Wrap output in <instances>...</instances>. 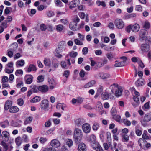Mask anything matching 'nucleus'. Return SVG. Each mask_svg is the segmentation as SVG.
<instances>
[{
	"label": "nucleus",
	"instance_id": "1",
	"mask_svg": "<svg viewBox=\"0 0 151 151\" xmlns=\"http://www.w3.org/2000/svg\"><path fill=\"white\" fill-rule=\"evenodd\" d=\"M110 88L111 89L112 93L114 94L116 97H118L121 95L122 90V88L119 87L117 84H112L110 86Z\"/></svg>",
	"mask_w": 151,
	"mask_h": 151
},
{
	"label": "nucleus",
	"instance_id": "2",
	"mask_svg": "<svg viewBox=\"0 0 151 151\" xmlns=\"http://www.w3.org/2000/svg\"><path fill=\"white\" fill-rule=\"evenodd\" d=\"M83 136V132L82 131L78 128H76L74 132L73 137L74 141L76 143H79Z\"/></svg>",
	"mask_w": 151,
	"mask_h": 151
},
{
	"label": "nucleus",
	"instance_id": "3",
	"mask_svg": "<svg viewBox=\"0 0 151 151\" xmlns=\"http://www.w3.org/2000/svg\"><path fill=\"white\" fill-rule=\"evenodd\" d=\"M151 120V115L149 113L146 114L142 120L141 121V122L142 125L145 127L148 125L147 122Z\"/></svg>",
	"mask_w": 151,
	"mask_h": 151
},
{
	"label": "nucleus",
	"instance_id": "4",
	"mask_svg": "<svg viewBox=\"0 0 151 151\" xmlns=\"http://www.w3.org/2000/svg\"><path fill=\"white\" fill-rule=\"evenodd\" d=\"M114 24L116 27L118 29H122L124 26V22L121 19H116Z\"/></svg>",
	"mask_w": 151,
	"mask_h": 151
},
{
	"label": "nucleus",
	"instance_id": "5",
	"mask_svg": "<svg viewBox=\"0 0 151 151\" xmlns=\"http://www.w3.org/2000/svg\"><path fill=\"white\" fill-rule=\"evenodd\" d=\"M147 31L145 29H143L140 30L139 32V40L141 41L144 40L147 35Z\"/></svg>",
	"mask_w": 151,
	"mask_h": 151
},
{
	"label": "nucleus",
	"instance_id": "6",
	"mask_svg": "<svg viewBox=\"0 0 151 151\" xmlns=\"http://www.w3.org/2000/svg\"><path fill=\"white\" fill-rule=\"evenodd\" d=\"M69 27L71 30L74 31L79 30L81 28V26H78L77 27V23L73 22H70Z\"/></svg>",
	"mask_w": 151,
	"mask_h": 151
},
{
	"label": "nucleus",
	"instance_id": "7",
	"mask_svg": "<svg viewBox=\"0 0 151 151\" xmlns=\"http://www.w3.org/2000/svg\"><path fill=\"white\" fill-rule=\"evenodd\" d=\"M82 129L83 131L86 133H89L91 130V127L88 123L83 124L82 126Z\"/></svg>",
	"mask_w": 151,
	"mask_h": 151
},
{
	"label": "nucleus",
	"instance_id": "8",
	"mask_svg": "<svg viewBox=\"0 0 151 151\" xmlns=\"http://www.w3.org/2000/svg\"><path fill=\"white\" fill-rule=\"evenodd\" d=\"M49 106V101L46 99H44L41 102L40 107L42 109L45 110L48 109Z\"/></svg>",
	"mask_w": 151,
	"mask_h": 151
},
{
	"label": "nucleus",
	"instance_id": "9",
	"mask_svg": "<svg viewBox=\"0 0 151 151\" xmlns=\"http://www.w3.org/2000/svg\"><path fill=\"white\" fill-rule=\"evenodd\" d=\"M92 147L96 151H103V150L97 142L91 144Z\"/></svg>",
	"mask_w": 151,
	"mask_h": 151
},
{
	"label": "nucleus",
	"instance_id": "10",
	"mask_svg": "<svg viewBox=\"0 0 151 151\" xmlns=\"http://www.w3.org/2000/svg\"><path fill=\"white\" fill-rule=\"evenodd\" d=\"M50 145L53 147L58 148L60 146V143L58 139H53L51 141Z\"/></svg>",
	"mask_w": 151,
	"mask_h": 151
},
{
	"label": "nucleus",
	"instance_id": "11",
	"mask_svg": "<svg viewBox=\"0 0 151 151\" xmlns=\"http://www.w3.org/2000/svg\"><path fill=\"white\" fill-rule=\"evenodd\" d=\"M37 69L36 66L34 65L30 64L29 66L27 68H25V70L26 72H29L32 71H36Z\"/></svg>",
	"mask_w": 151,
	"mask_h": 151
},
{
	"label": "nucleus",
	"instance_id": "12",
	"mask_svg": "<svg viewBox=\"0 0 151 151\" xmlns=\"http://www.w3.org/2000/svg\"><path fill=\"white\" fill-rule=\"evenodd\" d=\"M25 78L26 80V83L27 84H30L32 82L33 77L31 75H26Z\"/></svg>",
	"mask_w": 151,
	"mask_h": 151
},
{
	"label": "nucleus",
	"instance_id": "13",
	"mask_svg": "<svg viewBox=\"0 0 151 151\" xmlns=\"http://www.w3.org/2000/svg\"><path fill=\"white\" fill-rule=\"evenodd\" d=\"M48 90V87L46 85H44L39 86V91L42 92L46 93L47 92Z\"/></svg>",
	"mask_w": 151,
	"mask_h": 151
},
{
	"label": "nucleus",
	"instance_id": "14",
	"mask_svg": "<svg viewBox=\"0 0 151 151\" xmlns=\"http://www.w3.org/2000/svg\"><path fill=\"white\" fill-rule=\"evenodd\" d=\"M131 27L132 31L134 32H138L140 27L139 25L137 24H134Z\"/></svg>",
	"mask_w": 151,
	"mask_h": 151
},
{
	"label": "nucleus",
	"instance_id": "15",
	"mask_svg": "<svg viewBox=\"0 0 151 151\" xmlns=\"http://www.w3.org/2000/svg\"><path fill=\"white\" fill-rule=\"evenodd\" d=\"M1 136L5 137V138L4 139V140L5 142H7L9 139V134L7 131H3L2 133Z\"/></svg>",
	"mask_w": 151,
	"mask_h": 151
},
{
	"label": "nucleus",
	"instance_id": "16",
	"mask_svg": "<svg viewBox=\"0 0 151 151\" xmlns=\"http://www.w3.org/2000/svg\"><path fill=\"white\" fill-rule=\"evenodd\" d=\"M75 124L78 126L81 125L85 122L84 119L82 118L76 119L75 121Z\"/></svg>",
	"mask_w": 151,
	"mask_h": 151
},
{
	"label": "nucleus",
	"instance_id": "17",
	"mask_svg": "<svg viewBox=\"0 0 151 151\" xmlns=\"http://www.w3.org/2000/svg\"><path fill=\"white\" fill-rule=\"evenodd\" d=\"M78 151H86V145L83 143L79 144L78 146Z\"/></svg>",
	"mask_w": 151,
	"mask_h": 151
},
{
	"label": "nucleus",
	"instance_id": "18",
	"mask_svg": "<svg viewBox=\"0 0 151 151\" xmlns=\"http://www.w3.org/2000/svg\"><path fill=\"white\" fill-rule=\"evenodd\" d=\"M12 102L11 101H7L5 103L4 105V109L7 110L11 107Z\"/></svg>",
	"mask_w": 151,
	"mask_h": 151
},
{
	"label": "nucleus",
	"instance_id": "19",
	"mask_svg": "<svg viewBox=\"0 0 151 151\" xmlns=\"http://www.w3.org/2000/svg\"><path fill=\"white\" fill-rule=\"evenodd\" d=\"M96 137L95 135L94 134H92L88 138V140L91 144L96 142Z\"/></svg>",
	"mask_w": 151,
	"mask_h": 151
},
{
	"label": "nucleus",
	"instance_id": "20",
	"mask_svg": "<svg viewBox=\"0 0 151 151\" xmlns=\"http://www.w3.org/2000/svg\"><path fill=\"white\" fill-rule=\"evenodd\" d=\"M135 84L137 87H142L144 85V82L142 79H139L136 81Z\"/></svg>",
	"mask_w": 151,
	"mask_h": 151
},
{
	"label": "nucleus",
	"instance_id": "21",
	"mask_svg": "<svg viewBox=\"0 0 151 151\" xmlns=\"http://www.w3.org/2000/svg\"><path fill=\"white\" fill-rule=\"evenodd\" d=\"M52 63L53 68H56L58 67L59 65V61L57 59H53L52 60Z\"/></svg>",
	"mask_w": 151,
	"mask_h": 151
},
{
	"label": "nucleus",
	"instance_id": "22",
	"mask_svg": "<svg viewBox=\"0 0 151 151\" xmlns=\"http://www.w3.org/2000/svg\"><path fill=\"white\" fill-rule=\"evenodd\" d=\"M146 142V140L142 138H140L138 140V143L139 146L143 148L145 147Z\"/></svg>",
	"mask_w": 151,
	"mask_h": 151
},
{
	"label": "nucleus",
	"instance_id": "23",
	"mask_svg": "<svg viewBox=\"0 0 151 151\" xmlns=\"http://www.w3.org/2000/svg\"><path fill=\"white\" fill-rule=\"evenodd\" d=\"M19 110V109L17 106H11L9 109V111L12 113H15L18 112Z\"/></svg>",
	"mask_w": 151,
	"mask_h": 151
},
{
	"label": "nucleus",
	"instance_id": "24",
	"mask_svg": "<svg viewBox=\"0 0 151 151\" xmlns=\"http://www.w3.org/2000/svg\"><path fill=\"white\" fill-rule=\"evenodd\" d=\"M78 0H73L70 3L69 8L72 9L76 6L78 4Z\"/></svg>",
	"mask_w": 151,
	"mask_h": 151
},
{
	"label": "nucleus",
	"instance_id": "25",
	"mask_svg": "<svg viewBox=\"0 0 151 151\" xmlns=\"http://www.w3.org/2000/svg\"><path fill=\"white\" fill-rule=\"evenodd\" d=\"M30 89L34 93H37L39 91V86H36L32 85L30 86Z\"/></svg>",
	"mask_w": 151,
	"mask_h": 151
},
{
	"label": "nucleus",
	"instance_id": "26",
	"mask_svg": "<svg viewBox=\"0 0 151 151\" xmlns=\"http://www.w3.org/2000/svg\"><path fill=\"white\" fill-rule=\"evenodd\" d=\"M95 83V81L94 80H92L88 82L84 86L85 88H88L93 86Z\"/></svg>",
	"mask_w": 151,
	"mask_h": 151
},
{
	"label": "nucleus",
	"instance_id": "27",
	"mask_svg": "<svg viewBox=\"0 0 151 151\" xmlns=\"http://www.w3.org/2000/svg\"><path fill=\"white\" fill-rule=\"evenodd\" d=\"M66 105L64 104L58 103L56 106V108L58 110L62 109L64 110V109L66 108Z\"/></svg>",
	"mask_w": 151,
	"mask_h": 151
},
{
	"label": "nucleus",
	"instance_id": "28",
	"mask_svg": "<svg viewBox=\"0 0 151 151\" xmlns=\"http://www.w3.org/2000/svg\"><path fill=\"white\" fill-rule=\"evenodd\" d=\"M55 27L56 31L59 32H62L64 29V26L61 24L56 25Z\"/></svg>",
	"mask_w": 151,
	"mask_h": 151
},
{
	"label": "nucleus",
	"instance_id": "29",
	"mask_svg": "<svg viewBox=\"0 0 151 151\" xmlns=\"http://www.w3.org/2000/svg\"><path fill=\"white\" fill-rule=\"evenodd\" d=\"M100 77L103 79H106L110 77L109 74L106 73H101L100 74Z\"/></svg>",
	"mask_w": 151,
	"mask_h": 151
},
{
	"label": "nucleus",
	"instance_id": "30",
	"mask_svg": "<svg viewBox=\"0 0 151 151\" xmlns=\"http://www.w3.org/2000/svg\"><path fill=\"white\" fill-rule=\"evenodd\" d=\"M15 142L17 146H19L22 142V138L20 137H18L15 139Z\"/></svg>",
	"mask_w": 151,
	"mask_h": 151
},
{
	"label": "nucleus",
	"instance_id": "31",
	"mask_svg": "<svg viewBox=\"0 0 151 151\" xmlns=\"http://www.w3.org/2000/svg\"><path fill=\"white\" fill-rule=\"evenodd\" d=\"M78 55V53L76 52H70L69 54L66 55V58L68 57L69 56L70 58H75Z\"/></svg>",
	"mask_w": 151,
	"mask_h": 151
},
{
	"label": "nucleus",
	"instance_id": "32",
	"mask_svg": "<svg viewBox=\"0 0 151 151\" xmlns=\"http://www.w3.org/2000/svg\"><path fill=\"white\" fill-rule=\"evenodd\" d=\"M18 44L17 43H13L11 46V47L9 49L14 52L16 50Z\"/></svg>",
	"mask_w": 151,
	"mask_h": 151
},
{
	"label": "nucleus",
	"instance_id": "33",
	"mask_svg": "<svg viewBox=\"0 0 151 151\" xmlns=\"http://www.w3.org/2000/svg\"><path fill=\"white\" fill-rule=\"evenodd\" d=\"M141 50L143 52H146L148 50V46L147 45L143 44L141 46Z\"/></svg>",
	"mask_w": 151,
	"mask_h": 151
},
{
	"label": "nucleus",
	"instance_id": "34",
	"mask_svg": "<svg viewBox=\"0 0 151 151\" xmlns=\"http://www.w3.org/2000/svg\"><path fill=\"white\" fill-rule=\"evenodd\" d=\"M109 94L106 92H103L101 95V98L103 100L107 99L109 98Z\"/></svg>",
	"mask_w": 151,
	"mask_h": 151
},
{
	"label": "nucleus",
	"instance_id": "35",
	"mask_svg": "<svg viewBox=\"0 0 151 151\" xmlns=\"http://www.w3.org/2000/svg\"><path fill=\"white\" fill-rule=\"evenodd\" d=\"M25 63L24 61L23 60H18L16 63V65L17 67L19 66H22Z\"/></svg>",
	"mask_w": 151,
	"mask_h": 151
},
{
	"label": "nucleus",
	"instance_id": "36",
	"mask_svg": "<svg viewBox=\"0 0 151 151\" xmlns=\"http://www.w3.org/2000/svg\"><path fill=\"white\" fill-rule=\"evenodd\" d=\"M44 76L40 75L37 77V81L38 83L43 82L44 80Z\"/></svg>",
	"mask_w": 151,
	"mask_h": 151
},
{
	"label": "nucleus",
	"instance_id": "37",
	"mask_svg": "<svg viewBox=\"0 0 151 151\" xmlns=\"http://www.w3.org/2000/svg\"><path fill=\"white\" fill-rule=\"evenodd\" d=\"M0 145L3 146L4 150V151H7L8 150V146L7 144L2 141L1 142Z\"/></svg>",
	"mask_w": 151,
	"mask_h": 151
},
{
	"label": "nucleus",
	"instance_id": "38",
	"mask_svg": "<svg viewBox=\"0 0 151 151\" xmlns=\"http://www.w3.org/2000/svg\"><path fill=\"white\" fill-rule=\"evenodd\" d=\"M113 118L116 121L118 122H122V120L120 116L119 115H115L113 116Z\"/></svg>",
	"mask_w": 151,
	"mask_h": 151
},
{
	"label": "nucleus",
	"instance_id": "39",
	"mask_svg": "<svg viewBox=\"0 0 151 151\" xmlns=\"http://www.w3.org/2000/svg\"><path fill=\"white\" fill-rule=\"evenodd\" d=\"M99 127V124L97 122L94 123L92 126V128L93 130L97 131Z\"/></svg>",
	"mask_w": 151,
	"mask_h": 151
},
{
	"label": "nucleus",
	"instance_id": "40",
	"mask_svg": "<svg viewBox=\"0 0 151 151\" xmlns=\"http://www.w3.org/2000/svg\"><path fill=\"white\" fill-rule=\"evenodd\" d=\"M48 82L50 84V88L53 89L55 85V82L53 79H50L48 81Z\"/></svg>",
	"mask_w": 151,
	"mask_h": 151
},
{
	"label": "nucleus",
	"instance_id": "41",
	"mask_svg": "<svg viewBox=\"0 0 151 151\" xmlns=\"http://www.w3.org/2000/svg\"><path fill=\"white\" fill-rule=\"evenodd\" d=\"M44 63L46 66L50 67L51 65V61L49 59L45 58L44 60Z\"/></svg>",
	"mask_w": 151,
	"mask_h": 151
},
{
	"label": "nucleus",
	"instance_id": "42",
	"mask_svg": "<svg viewBox=\"0 0 151 151\" xmlns=\"http://www.w3.org/2000/svg\"><path fill=\"white\" fill-rule=\"evenodd\" d=\"M32 119L33 117L31 116L27 118L24 122V124L26 125L30 123L32 121Z\"/></svg>",
	"mask_w": 151,
	"mask_h": 151
},
{
	"label": "nucleus",
	"instance_id": "43",
	"mask_svg": "<svg viewBox=\"0 0 151 151\" xmlns=\"http://www.w3.org/2000/svg\"><path fill=\"white\" fill-rule=\"evenodd\" d=\"M122 139L123 142H127L129 140V137L126 134H122Z\"/></svg>",
	"mask_w": 151,
	"mask_h": 151
},
{
	"label": "nucleus",
	"instance_id": "44",
	"mask_svg": "<svg viewBox=\"0 0 151 151\" xmlns=\"http://www.w3.org/2000/svg\"><path fill=\"white\" fill-rule=\"evenodd\" d=\"M133 99L134 100V101L136 102V105H134L133 104V105L135 107H136L137 106H138L139 103V98H138L137 96H134L133 97Z\"/></svg>",
	"mask_w": 151,
	"mask_h": 151
},
{
	"label": "nucleus",
	"instance_id": "45",
	"mask_svg": "<svg viewBox=\"0 0 151 151\" xmlns=\"http://www.w3.org/2000/svg\"><path fill=\"white\" fill-rule=\"evenodd\" d=\"M60 22L64 25H67L69 23V21L67 18L62 19L60 20Z\"/></svg>",
	"mask_w": 151,
	"mask_h": 151
},
{
	"label": "nucleus",
	"instance_id": "46",
	"mask_svg": "<svg viewBox=\"0 0 151 151\" xmlns=\"http://www.w3.org/2000/svg\"><path fill=\"white\" fill-rule=\"evenodd\" d=\"M124 64V61H121L115 63L114 66L115 67L123 66L125 65Z\"/></svg>",
	"mask_w": 151,
	"mask_h": 151
},
{
	"label": "nucleus",
	"instance_id": "47",
	"mask_svg": "<svg viewBox=\"0 0 151 151\" xmlns=\"http://www.w3.org/2000/svg\"><path fill=\"white\" fill-rule=\"evenodd\" d=\"M40 97L39 96H36L32 100V102H37L40 101Z\"/></svg>",
	"mask_w": 151,
	"mask_h": 151
},
{
	"label": "nucleus",
	"instance_id": "48",
	"mask_svg": "<svg viewBox=\"0 0 151 151\" xmlns=\"http://www.w3.org/2000/svg\"><path fill=\"white\" fill-rule=\"evenodd\" d=\"M65 48L62 46H59L58 47L56 50V52L58 53H61L62 52L63 50H65Z\"/></svg>",
	"mask_w": 151,
	"mask_h": 151
},
{
	"label": "nucleus",
	"instance_id": "49",
	"mask_svg": "<svg viewBox=\"0 0 151 151\" xmlns=\"http://www.w3.org/2000/svg\"><path fill=\"white\" fill-rule=\"evenodd\" d=\"M66 144L69 147H70L73 145V141L71 139H68L66 140Z\"/></svg>",
	"mask_w": 151,
	"mask_h": 151
},
{
	"label": "nucleus",
	"instance_id": "50",
	"mask_svg": "<svg viewBox=\"0 0 151 151\" xmlns=\"http://www.w3.org/2000/svg\"><path fill=\"white\" fill-rule=\"evenodd\" d=\"M125 124L126 125L129 126L131 125V123L129 121L127 120V119H123L122 122Z\"/></svg>",
	"mask_w": 151,
	"mask_h": 151
},
{
	"label": "nucleus",
	"instance_id": "51",
	"mask_svg": "<svg viewBox=\"0 0 151 151\" xmlns=\"http://www.w3.org/2000/svg\"><path fill=\"white\" fill-rule=\"evenodd\" d=\"M138 126L136 127L135 133L137 136H139L142 134V132L141 130L138 129Z\"/></svg>",
	"mask_w": 151,
	"mask_h": 151
},
{
	"label": "nucleus",
	"instance_id": "52",
	"mask_svg": "<svg viewBox=\"0 0 151 151\" xmlns=\"http://www.w3.org/2000/svg\"><path fill=\"white\" fill-rule=\"evenodd\" d=\"M143 27L146 29H149L150 27V23L147 21H145V22Z\"/></svg>",
	"mask_w": 151,
	"mask_h": 151
},
{
	"label": "nucleus",
	"instance_id": "53",
	"mask_svg": "<svg viewBox=\"0 0 151 151\" xmlns=\"http://www.w3.org/2000/svg\"><path fill=\"white\" fill-rule=\"evenodd\" d=\"M111 112L113 116L116 115L117 113L116 108L115 107H112L111 110Z\"/></svg>",
	"mask_w": 151,
	"mask_h": 151
},
{
	"label": "nucleus",
	"instance_id": "54",
	"mask_svg": "<svg viewBox=\"0 0 151 151\" xmlns=\"http://www.w3.org/2000/svg\"><path fill=\"white\" fill-rule=\"evenodd\" d=\"M22 138V142L23 141L25 143L27 142H28V137L27 135H23Z\"/></svg>",
	"mask_w": 151,
	"mask_h": 151
},
{
	"label": "nucleus",
	"instance_id": "55",
	"mask_svg": "<svg viewBox=\"0 0 151 151\" xmlns=\"http://www.w3.org/2000/svg\"><path fill=\"white\" fill-rule=\"evenodd\" d=\"M7 27V22L6 21H4L2 22L0 26V28H6Z\"/></svg>",
	"mask_w": 151,
	"mask_h": 151
},
{
	"label": "nucleus",
	"instance_id": "56",
	"mask_svg": "<svg viewBox=\"0 0 151 151\" xmlns=\"http://www.w3.org/2000/svg\"><path fill=\"white\" fill-rule=\"evenodd\" d=\"M18 104L20 106H22L23 104L24 101L23 99L22 98L18 99L17 101Z\"/></svg>",
	"mask_w": 151,
	"mask_h": 151
},
{
	"label": "nucleus",
	"instance_id": "57",
	"mask_svg": "<svg viewBox=\"0 0 151 151\" xmlns=\"http://www.w3.org/2000/svg\"><path fill=\"white\" fill-rule=\"evenodd\" d=\"M40 29L42 31H44L47 29V27L46 25L44 24H42L40 26Z\"/></svg>",
	"mask_w": 151,
	"mask_h": 151
},
{
	"label": "nucleus",
	"instance_id": "58",
	"mask_svg": "<svg viewBox=\"0 0 151 151\" xmlns=\"http://www.w3.org/2000/svg\"><path fill=\"white\" fill-rule=\"evenodd\" d=\"M7 51L8 56L10 58L12 57L13 55V52L11 50L9 49L7 50Z\"/></svg>",
	"mask_w": 151,
	"mask_h": 151
},
{
	"label": "nucleus",
	"instance_id": "59",
	"mask_svg": "<svg viewBox=\"0 0 151 151\" xmlns=\"http://www.w3.org/2000/svg\"><path fill=\"white\" fill-rule=\"evenodd\" d=\"M47 140L46 138H44L42 137H40L39 139L40 142L42 144H44Z\"/></svg>",
	"mask_w": 151,
	"mask_h": 151
},
{
	"label": "nucleus",
	"instance_id": "60",
	"mask_svg": "<svg viewBox=\"0 0 151 151\" xmlns=\"http://www.w3.org/2000/svg\"><path fill=\"white\" fill-rule=\"evenodd\" d=\"M106 56L108 59L110 60L114 58L111 52L106 54Z\"/></svg>",
	"mask_w": 151,
	"mask_h": 151
},
{
	"label": "nucleus",
	"instance_id": "61",
	"mask_svg": "<svg viewBox=\"0 0 151 151\" xmlns=\"http://www.w3.org/2000/svg\"><path fill=\"white\" fill-rule=\"evenodd\" d=\"M23 73L22 70H17L15 73V74L16 76H18L19 75H22Z\"/></svg>",
	"mask_w": 151,
	"mask_h": 151
},
{
	"label": "nucleus",
	"instance_id": "62",
	"mask_svg": "<svg viewBox=\"0 0 151 151\" xmlns=\"http://www.w3.org/2000/svg\"><path fill=\"white\" fill-rule=\"evenodd\" d=\"M105 135V133L103 131H101V133L100 134V138L102 141H103L104 139V135Z\"/></svg>",
	"mask_w": 151,
	"mask_h": 151
},
{
	"label": "nucleus",
	"instance_id": "63",
	"mask_svg": "<svg viewBox=\"0 0 151 151\" xmlns=\"http://www.w3.org/2000/svg\"><path fill=\"white\" fill-rule=\"evenodd\" d=\"M5 72L8 74L12 73L13 71V69H9L8 68L6 67L4 70Z\"/></svg>",
	"mask_w": 151,
	"mask_h": 151
},
{
	"label": "nucleus",
	"instance_id": "64",
	"mask_svg": "<svg viewBox=\"0 0 151 151\" xmlns=\"http://www.w3.org/2000/svg\"><path fill=\"white\" fill-rule=\"evenodd\" d=\"M43 151H57L56 149L53 147H51L49 148L45 149Z\"/></svg>",
	"mask_w": 151,
	"mask_h": 151
}]
</instances>
